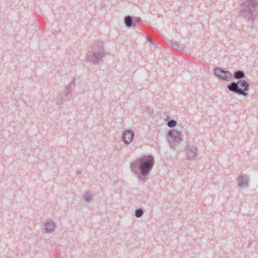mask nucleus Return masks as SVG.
I'll list each match as a JSON object with an SVG mask.
<instances>
[{
	"instance_id": "nucleus-1",
	"label": "nucleus",
	"mask_w": 258,
	"mask_h": 258,
	"mask_svg": "<svg viewBox=\"0 0 258 258\" xmlns=\"http://www.w3.org/2000/svg\"><path fill=\"white\" fill-rule=\"evenodd\" d=\"M155 163L152 155H143L130 163L131 170L137 176L141 183L147 182Z\"/></svg>"
},
{
	"instance_id": "nucleus-2",
	"label": "nucleus",
	"mask_w": 258,
	"mask_h": 258,
	"mask_svg": "<svg viewBox=\"0 0 258 258\" xmlns=\"http://www.w3.org/2000/svg\"><path fill=\"white\" fill-rule=\"evenodd\" d=\"M107 54L103 41H96L91 46V49L88 51L86 59L94 65H98L103 61V58Z\"/></svg>"
},
{
	"instance_id": "nucleus-3",
	"label": "nucleus",
	"mask_w": 258,
	"mask_h": 258,
	"mask_svg": "<svg viewBox=\"0 0 258 258\" xmlns=\"http://www.w3.org/2000/svg\"><path fill=\"white\" fill-rule=\"evenodd\" d=\"M258 0H243L240 6V15L253 23L257 14Z\"/></svg>"
},
{
	"instance_id": "nucleus-4",
	"label": "nucleus",
	"mask_w": 258,
	"mask_h": 258,
	"mask_svg": "<svg viewBox=\"0 0 258 258\" xmlns=\"http://www.w3.org/2000/svg\"><path fill=\"white\" fill-rule=\"evenodd\" d=\"M228 90L237 95L246 97L250 88L249 83L244 79H239L237 82L232 81L227 85Z\"/></svg>"
},
{
	"instance_id": "nucleus-5",
	"label": "nucleus",
	"mask_w": 258,
	"mask_h": 258,
	"mask_svg": "<svg viewBox=\"0 0 258 258\" xmlns=\"http://www.w3.org/2000/svg\"><path fill=\"white\" fill-rule=\"evenodd\" d=\"M75 80H73L66 86L64 91L59 92L56 99V103L57 105H61L64 102L71 99L72 96V91L75 87Z\"/></svg>"
},
{
	"instance_id": "nucleus-6",
	"label": "nucleus",
	"mask_w": 258,
	"mask_h": 258,
	"mask_svg": "<svg viewBox=\"0 0 258 258\" xmlns=\"http://www.w3.org/2000/svg\"><path fill=\"white\" fill-rule=\"evenodd\" d=\"M167 137L170 148L173 150H175V147L179 145L183 140L181 132L175 129L169 130L167 133Z\"/></svg>"
},
{
	"instance_id": "nucleus-7",
	"label": "nucleus",
	"mask_w": 258,
	"mask_h": 258,
	"mask_svg": "<svg viewBox=\"0 0 258 258\" xmlns=\"http://www.w3.org/2000/svg\"><path fill=\"white\" fill-rule=\"evenodd\" d=\"M214 74L219 79L223 81H229L232 78V74L229 71H225L224 69L216 67L213 70Z\"/></svg>"
},
{
	"instance_id": "nucleus-8",
	"label": "nucleus",
	"mask_w": 258,
	"mask_h": 258,
	"mask_svg": "<svg viewBox=\"0 0 258 258\" xmlns=\"http://www.w3.org/2000/svg\"><path fill=\"white\" fill-rule=\"evenodd\" d=\"M135 136V133L132 130H125L122 134L121 139L126 145H130L133 141Z\"/></svg>"
},
{
	"instance_id": "nucleus-9",
	"label": "nucleus",
	"mask_w": 258,
	"mask_h": 258,
	"mask_svg": "<svg viewBox=\"0 0 258 258\" xmlns=\"http://www.w3.org/2000/svg\"><path fill=\"white\" fill-rule=\"evenodd\" d=\"M198 149L192 145H187L185 147V154L188 159L195 158L198 155Z\"/></svg>"
},
{
	"instance_id": "nucleus-10",
	"label": "nucleus",
	"mask_w": 258,
	"mask_h": 258,
	"mask_svg": "<svg viewBox=\"0 0 258 258\" xmlns=\"http://www.w3.org/2000/svg\"><path fill=\"white\" fill-rule=\"evenodd\" d=\"M248 177L245 174H240L237 178V185L240 187H247L248 185Z\"/></svg>"
},
{
	"instance_id": "nucleus-11",
	"label": "nucleus",
	"mask_w": 258,
	"mask_h": 258,
	"mask_svg": "<svg viewBox=\"0 0 258 258\" xmlns=\"http://www.w3.org/2000/svg\"><path fill=\"white\" fill-rule=\"evenodd\" d=\"M124 24L126 27L130 28L135 27L134 18L130 15L126 16L123 19Z\"/></svg>"
},
{
	"instance_id": "nucleus-12",
	"label": "nucleus",
	"mask_w": 258,
	"mask_h": 258,
	"mask_svg": "<svg viewBox=\"0 0 258 258\" xmlns=\"http://www.w3.org/2000/svg\"><path fill=\"white\" fill-rule=\"evenodd\" d=\"M44 229L47 233H51L54 231L55 223L52 221H47L44 223Z\"/></svg>"
},
{
	"instance_id": "nucleus-13",
	"label": "nucleus",
	"mask_w": 258,
	"mask_h": 258,
	"mask_svg": "<svg viewBox=\"0 0 258 258\" xmlns=\"http://www.w3.org/2000/svg\"><path fill=\"white\" fill-rule=\"evenodd\" d=\"M232 77L235 79H244L245 78V73L242 70L235 71L233 74L232 75Z\"/></svg>"
},
{
	"instance_id": "nucleus-14",
	"label": "nucleus",
	"mask_w": 258,
	"mask_h": 258,
	"mask_svg": "<svg viewBox=\"0 0 258 258\" xmlns=\"http://www.w3.org/2000/svg\"><path fill=\"white\" fill-rule=\"evenodd\" d=\"M171 45L173 49L179 52H183L184 51V45H180L177 41H172Z\"/></svg>"
},
{
	"instance_id": "nucleus-15",
	"label": "nucleus",
	"mask_w": 258,
	"mask_h": 258,
	"mask_svg": "<svg viewBox=\"0 0 258 258\" xmlns=\"http://www.w3.org/2000/svg\"><path fill=\"white\" fill-rule=\"evenodd\" d=\"M144 210L142 208H140L135 210V215L137 218H140L143 216Z\"/></svg>"
},
{
	"instance_id": "nucleus-16",
	"label": "nucleus",
	"mask_w": 258,
	"mask_h": 258,
	"mask_svg": "<svg viewBox=\"0 0 258 258\" xmlns=\"http://www.w3.org/2000/svg\"><path fill=\"white\" fill-rule=\"evenodd\" d=\"M83 198L86 202L89 203L91 201L92 199V195L88 191L85 192L83 197Z\"/></svg>"
},
{
	"instance_id": "nucleus-17",
	"label": "nucleus",
	"mask_w": 258,
	"mask_h": 258,
	"mask_svg": "<svg viewBox=\"0 0 258 258\" xmlns=\"http://www.w3.org/2000/svg\"><path fill=\"white\" fill-rule=\"evenodd\" d=\"M167 125L170 128L175 127L177 124V121L174 119L169 120L167 122Z\"/></svg>"
},
{
	"instance_id": "nucleus-18",
	"label": "nucleus",
	"mask_w": 258,
	"mask_h": 258,
	"mask_svg": "<svg viewBox=\"0 0 258 258\" xmlns=\"http://www.w3.org/2000/svg\"><path fill=\"white\" fill-rule=\"evenodd\" d=\"M134 20L135 27L136 26L137 24H139L142 21L141 18L140 17H135V18H134Z\"/></svg>"
},
{
	"instance_id": "nucleus-19",
	"label": "nucleus",
	"mask_w": 258,
	"mask_h": 258,
	"mask_svg": "<svg viewBox=\"0 0 258 258\" xmlns=\"http://www.w3.org/2000/svg\"><path fill=\"white\" fill-rule=\"evenodd\" d=\"M146 39L151 44L155 45V41L150 37L147 36L146 37Z\"/></svg>"
},
{
	"instance_id": "nucleus-20",
	"label": "nucleus",
	"mask_w": 258,
	"mask_h": 258,
	"mask_svg": "<svg viewBox=\"0 0 258 258\" xmlns=\"http://www.w3.org/2000/svg\"><path fill=\"white\" fill-rule=\"evenodd\" d=\"M146 111L149 113H152L153 112L152 109L150 107H146Z\"/></svg>"
},
{
	"instance_id": "nucleus-21",
	"label": "nucleus",
	"mask_w": 258,
	"mask_h": 258,
	"mask_svg": "<svg viewBox=\"0 0 258 258\" xmlns=\"http://www.w3.org/2000/svg\"><path fill=\"white\" fill-rule=\"evenodd\" d=\"M77 174H79L81 173V171H78L77 172Z\"/></svg>"
}]
</instances>
